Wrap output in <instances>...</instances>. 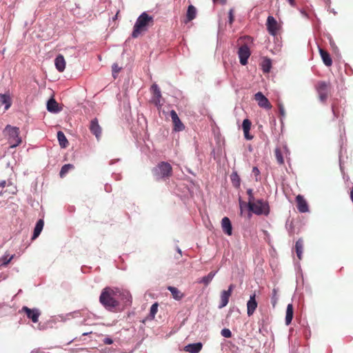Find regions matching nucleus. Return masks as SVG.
<instances>
[{
	"label": "nucleus",
	"mask_w": 353,
	"mask_h": 353,
	"mask_svg": "<svg viewBox=\"0 0 353 353\" xmlns=\"http://www.w3.org/2000/svg\"><path fill=\"white\" fill-rule=\"evenodd\" d=\"M238 54L241 64L245 65L248 63V59L250 57L251 52L248 46L245 44L239 48Z\"/></svg>",
	"instance_id": "9"
},
{
	"label": "nucleus",
	"mask_w": 353,
	"mask_h": 353,
	"mask_svg": "<svg viewBox=\"0 0 353 353\" xmlns=\"http://www.w3.org/2000/svg\"><path fill=\"white\" fill-rule=\"evenodd\" d=\"M315 90L321 102L325 103L331 94L332 85L329 81H319L315 85Z\"/></svg>",
	"instance_id": "5"
},
{
	"label": "nucleus",
	"mask_w": 353,
	"mask_h": 353,
	"mask_svg": "<svg viewBox=\"0 0 353 353\" xmlns=\"http://www.w3.org/2000/svg\"><path fill=\"white\" fill-rule=\"evenodd\" d=\"M57 139H58L59 145L61 148H65L68 147V141L63 132L59 131L57 132Z\"/></svg>",
	"instance_id": "29"
},
{
	"label": "nucleus",
	"mask_w": 353,
	"mask_h": 353,
	"mask_svg": "<svg viewBox=\"0 0 353 353\" xmlns=\"http://www.w3.org/2000/svg\"><path fill=\"white\" fill-rule=\"evenodd\" d=\"M258 305V303L256 301V294L250 295V299L247 302V314L249 316H252L255 312Z\"/></svg>",
	"instance_id": "15"
},
{
	"label": "nucleus",
	"mask_w": 353,
	"mask_h": 353,
	"mask_svg": "<svg viewBox=\"0 0 353 353\" xmlns=\"http://www.w3.org/2000/svg\"><path fill=\"white\" fill-rule=\"evenodd\" d=\"M121 68L119 66L117 63H114L112 66V75L114 78H116L117 74L120 72Z\"/></svg>",
	"instance_id": "38"
},
{
	"label": "nucleus",
	"mask_w": 353,
	"mask_h": 353,
	"mask_svg": "<svg viewBox=\"0 0 353 353\" xmlns=\"http://www.w3.org/2000/svg\"><path fill=\"white\" fill-rule=\"evenodd\" d=\"M47 110L53 113L59 112L61 109L59 107V103L55 101L54 98H51L48 101Z\"/></svg>",
	"instance_id": "20"
},
{
	"label": "nucleus",
	"mask_w": 353,
	"mask_h": 353,
	"mask_svg": "<svg viewBox=\"0 0 353 353\" xmlns=\"http://www.w3.org/2000/svg\"><path fill=\"white\" fill-rule=\"evenodd\" d=\"M153 18L146 12H143L137 19L132 33L133 38H137L142 32L145 31L150 23L152 24Z\"/></svg>",
	"instance_id": "2"
},
{
	"label": "nucleus",
	"mask_w": 353,
	"mask_h": 353,
	"mask_svg": "<svg viewBox=\"0 0 353 353\" xmlns=\"http://www.w3.org/2000/svg\"><path fill=\"white\" fill-rule=\"evenodd\" d=\"M294 309L292 303H290L287 306L286 315H285V324L289 325L293 319Z\"/></svg>",
	"instance_id": "26"
},
{
	"label": "nucleus",
	"mask_w": 353,
	"mask_h": 353,
	"mask_svg": "<svg viewBox=\"0 0 353 353\" xmlns=\"http://www.w3.org/2000/svg\"><path fill=\"white\" fill-rule=\"evenodd\" d=\"M252 173L254 174V175L256 177V181H259V179H258V176H259L260 174V171L258 169L257 167H254L252 168Z\"/></svg>",
	"instance_id": "43"
},
{
	"label": "nucleus",
	"mask_w": 353,
	"mask_h": 353,
	"mask_svg": "<svg viewBox=\"0 0 353 353\" xmlns=\"http://www.w3.org/2000/svg\"><path fill=\"white\" fill-rule=\"evenodd\" d=\"M221 335L225 338H230L232 336L231 331L228 328H224L221 332Z\"/></svg>",
	"instance_id": "40"
},
{
	"label": "nucleus",
	"mask_w": 353,
	"mask_h": 353,
	"mask_svg": "<svg viewBox=\"0 0 353 353\" xmlns=\"http://www.w3.org/2000/svg\"><path fill=\"white\" fill-rule=\"evenodd\" d=\"M0 103L5 105V110L11 106V99L8 94H0Z\"/></svg>",
	"instance_id": "28"
},
{
	"label": "nucleus",
	"mask_w": 353,
	"mask_h": 353,
	"mask_svg": "<svg viewBox=\"0 0 353 353\" xmlns=\"http://www.w3.org/2000/svg\"><path fill=\"white\" fill-rule=\"evenodd\" d=\"M99 302L109 311H114L119 306L117 288L106 287L103 289L99 296Z\"/></svg>",
	"instance_id": "1"
},
{
	"label": "nucleus",
	"mask_w": 353,
	"mask_h": 353,
	"mask_svg": "<svg viewBox=\"0 0 353 353\" xmlns=\"http://www.w3.org/2000/svg\"><path fill=\"white\" fill-rule=\"evenodd\" d=\"M244 137L247 140H252L253 139V136L250 134V130L243 131Z\"/></svg>",
	"instance_id": "44"
},
{
	"label": "nucleus",
	"mask_w": 353,
	"mask_h": 353,
	"mask_svg": "<svg viewBox=\"0 0 353 353\" xmlns=\"http://www.w3.org/2000/svg\"><path fill=\"white\" fill-rule=\"evenodd\" d=\"M216 273V272L212 271L207 276L202 277L198 282L200 283H203L205 286H207L212 281Z\"/></svg>",
	"instance_id": "30"
},
{
	"label": "nucleus",
	"mask_w": 353,
	"mask_h": 353,
	"mask_svg": "<svg viewBox=\"0 0 353 353\" xmlns=\"http://www.w3.org/2000/svg\"><path fill=\"white\" fill-rule=\"evenodd\" d=\"M234 287L235 286L234 284H230L228 290H223L221 292V296H220L221 301H220V305L219 306V308H223L228 305V303L229 302L230 297L232 295V291H233Z\"/></svg>",
	"instance_id": "8"
},
{
	"label": "nucleus",
	"mask_w": 353,
	"mask_h": 353,
	"mask_svg": "<svg viewBox=\"0 0 353 353\" xmlns=\"http://www.w3.org/2000/svg\"><path fill=\"white\" fill-rule=\"evenodd\" d=\"M251 125H252V123L249 119H244L243 121V123H242L243 130V131L250 130Z\"/></svg>",
	"instance_id": "36"
},
{
	"label": "nucleus",
	"mask_w": 353,
	"mask_h": 353,
	"mask_svg": "<svg viewBox=\"0 0 353 353\" xmlns=\"http://www.w3.org/2000/svg\"><path fill=\"white\" fill-rule=\"evenodd\" d=\"M295 250L298 259L301 260L302 254L303 252V241L302 239H299L296 241L295 244Z\"/></svg>",
	"instance_id": "27"
},
{
	"label": "nucleus",
	"mask_w": 353,
	"mask_h": 353,
	"mask_svg": "<svg viewBox=\"0 0 353 353\" xmlns=\"http://www.w3.org/2000/svg\"><path fill=\"white\" fill-rule=\"evenodd\" d=\"M230 179H231V181L232 183V185L235 188H239L240 186L241 179H240V177H239V176L238 175V174L236 172L232 173V174L230 176Z\"/></svg>",
	"instance_id": "34"
},
{
	"label": "nucleus",
	"mask_w": 353,
	"mask_h": 353,
	"mask_svg": "<svg viewBox=\"0 0 353 353\" xmlns=\"http://www.w3.org/2000/svg\"><path fill=\"white\" fill-rule=\"evenodd\" d=\"M288 2L290 3V4L292 6H295L296 5V1L295 0H288Z\"/></svg>",
	"instance_id": "48"
},
{
	"label": "nucleus",
	"mask_w": 353,
	"mask_h": 353,
	"mask_svg": "<svg viewBox=\"0 0 353 353\" xmlns=\"http://www.w3.org/2000/svg\"><path fill=\"white\" fill-rule=\"evenodd\" d=\"M258 353H260V352H258Z\"/></svg>",
	"instance_id": "53"
},
{
	"label": "nucleus",
	"mask_w": 353,
	"mask_h": 353,
	"mask_svg": "<svg viewBox=\"0 0 353 353\" xmlns=\"http://www.w3.org/2000/svg\"><path fill=\"white\" fill-rule=\"evenodd\" d=\"M117 293L119 301H122L125 305L131 304L132 297L128 290L117 288Z\"/></svg>",
	"instance_id": "7"
},
{
	"label": "nucleus",
	"mask_w": 353,
	"mask_h": 353,
	"mask_svg": "<svg viewBox=\"0 0 353 353\" xmlns=\"http://www.w3.org/2000/svg\"><path fill=\"white\" fill-rule=\"evenodd\" d=\"M6 185V181H2L0 182V187L1 188H4Z\"/></svg>",
	"instance_id": "49"
},
{
	"label": "nucleus",
	"mask_w": 353,
	"mask_h": 353,
	"mask_svg": "<svg viewBox=\"0 0 353 353\" xmlns=\"http://www.w3.org/2000/svg\"><path fill=\"white\" fill-rule=\"evenodd\" d=\"M319 53L321 55V57L323 60V63L326 66H331L332 65V59L330 55V54L325 50L322 48H319Z\"/></svg>",
	"instance_id": "21"
},
{
	"label": "nucleus",
	"mask_w": 353,
	"mask_h": 353,
	"mask_svg": "<svg viewBox=\"0 0 353 353\" xmlns=\"http://www.w3.org/2000/svg\"><path fill=\"white\" fill-rule=\"evenodd\" d=\"M296 207L300 212L304 213L309 210L308 205L302 195L299 194L296 197Z\"/></svg>",
	"instance_id": "16"
},
{
	"label": "nucleus",
	"mask_w": 353,
	"mask_h": 353,
	"mask_svg": "<svg viewBox=\"0 0 353 353\" xmlns=\"http://www.w3.org/2000/svg\"><path fill=\"white\" fill-rule=\"evenodd\" d=\"M275 157L279 164H284V159L283 157V151L281 148H276L274 150Z\"/></svg>",
	"instance_id": "32"
},
{
	"label": "nucleus",
	"mask_w": 353,
	"mask_h": 353,
	"mask_svg": "<svg viewBox=\"0 0 353 353\" xmlns=\"http://www.w3.org/2000/svg\"><path fill=\"white\" fill-rule=\"evenodd\" d=\"M279 112H280V114L282 115V116H284L285 115V109H284V107L283 105L281 104H279Z\"/></svg>",
	"instance_id": "45"
},
{
	"label": "nucleus",
	"mask_w": 353,
	"mask_h": 353,
	"mask_svg": "<svg viewBox=\"0 0 353 353\" xmlns=\"http://www.w3.org/2000/svg\"><path fill=\"white\" fill-rule=\"evenodd\" d=\"M3 134L8 137L12 148L18 146L22 142L21 138L19 137V129L17 127H12L10 125H6Z\"/></svg>",
	"instance_id": "4"
},
{
	"label": "nucleus",
	"mask_w": 353,
	"mask_h": 353,
	"mask_svg": "<svg viewBox=\"0 0 353 353\" xmlns=\"http://www.w3.org/2000/svg\"><path fill=\"white\" fill-rule=\"evenodd\" d=\"M233 12H234V10L232 8H231L229 11V23L230 25L232 24L234 20V14H233Z\"/></svg>",
	"instance_id": "42"
},
{
	"label": "nucleus",
	"mask_w": 353,
	"mask_h": 353,
	"mask_svg": "<svg viewBox=\"0 0 353 353\" xmlns=\"http://www.w3.org/2000/svg\"><path fill=\"white\" fill-rule=\"evenodd\" d=\"M54 65L57 68V70L62 72L64 71L65 68V61L63 55L59 54L55 60H54Z\"/></svg>",
	"instance_id": "19"
},
{
	"label": "nucleus",
	"mask_w": 353,
	"mask_h": 353,
	"mask_svg": "<svg viewBox=\"0 0 353 353\" xmlns=\"http://www.w3.org/2000/svg\"><path fill=\"white\" fill-rule=\"evenodd\" d=\"M44 225V221L43 219H39L34 227L32 240L37 239L41 234Z\"/></svg>",
	"instance_id": "24"
},
{
	"label": "nucleus",
	"mask_w": 353,
	"mask_h": 353,
	"mask_svg": "<svg viewBox=\"0 0 353 353\" xmlns=\"http://www.w3.org/2000/svg\"><path fill=\"white\" fill-rule=\"evenodd\" d=\"M221 227L225 234L230 236L232 234V227L230 220L228 217H224L221 221Z\"/></svg>",
	"instance_id": "17"
},
{
	"label": "nucleus",
	"mask_w": 353,
	"mask_h": 353,
	"mask_svg": "<svg viewBox=\"0 0 353 353\" xmlns=\"http://www.w3.org/2000/svg\"><path fill=\"white\" fill-rule=\"evenodd\" d=\"M74 166L72 164H65L62 166L61 171H60V176L61 178L64 177L65 174L71 170L74 169Z\"/></svg>",
	"instance_id": "33"
},
{
	"label": "nucleus",
	"mask_w": 353,
	"mask_h": 353,
	"mask_svg": "<svg viewBox=\"0 0 353 353\" xmlns=\"http://www.w3.org/2000/svg\"><path fill=\"white\" fill-rule=\"evenodd\" d=\"M214 3H221L225 5L227 3V0H212Z\"/></svg>",
	"instance_id": "46"
},
{
	"label": "nucleus",
	"mask_w": 353,
	"mask_h": 353,
	"mask_svg": "<svg viewBox=\"0 0 353 353\" xmlns=\"http://www.w3.org/2000/svg\"><path fill=\"white\" fill-rule=\"evenodd\" d=\"M243 205H245V203H243V202H241V201H240V207H241V208H243Z\"/></svg>",
	"instance_id": "51"
},
{
	"label": "nucleus",
	"mask_w": 353,
	"mask_h": 353,
	"mask_svg": "<svg viewBox=\"0 0 353 353\" xmlns=\"http://www.w3.org/2000/svg\"><path fill=\"white\" fill-rule=\"evenodd\" d=\"M178 250V252H179L180 254H181V250H180L179 248H178V250Z\"/></svg>",
	"instance_id": "52"
},
{
	"label": "nucleus",
	"mask_w": 353,
	"mask_h": 353,
	"mask_svg": "<svg viewBox=\"0 0 353 353\" xmlns=\"http://www.w3.org/2000/svg\"><path fill=\"white\" fill-rule=\"evenodd\" d=\"M103 342H104V343H105V344H106V345H111V344H112L113 341H112L111 339H110V338H105V339L103 340Z\"/></svg>",
	"instance_id": "47"
},
{
	"label": "nucleus",
	"mask_w": 353,
	"mask_h": 353,
	"mask_svg": "<svg viewBox=\"0 0 353 353\" xmlns=\"http://www.w3.org/2000/svg\"><path fill=\"white\" fill-rule=\"evenodd\" d=\"M283 152H284L285 153H286V154L288 152V148H287V147H286V146H284V147H283Z\"/></svg>",
	"instance_id": "50"
},
{
	"label": "nucleus",
	"mask_w": 353,
	"mask_h": 353,
	"mask_svg": "<svg viewBox=\"0 0 353 353\" xmlns=\"http://www.w3.org/2000/svg\"><path fill=\"white\" fill-rule=\"evenodd\" d=\"M21 312L26 313L27 317L31 319L33 323H37L39 321V317L41 315V312L38 309H30L27 306H23L21 308Z\"/></svg>",
	"instance_id": "11"
},
{
	"label": "nucleus",
	"mask_w": 353,
	"mask_h": 353,
	"mask_svg": "<svg viewBox=\"0 0 353 353\" xmlns=\"http://www.w3.org/2000/svg\"><path fill=\"white\" fill-rule=\"evenodd\" d=\"M170 117L174 124V130L178 132L183 130L185 126L181 121L175 110H172L170 111Z\"/></svg>",
	"instance_id": "14"
},
{
	"label": "nucleus",
	"mask_w": 353,
	"mask_h": 353,
	"mask_svg": "<svg viewBox=\"0 0 353 353\" xmlns=\"http://www.w3.org/2000/svg\"><path fill=\"white\" fill-rule=\"evenodd\" d=\"M89 129L92 134H93L97 139H99L101 136L102 129L99 124L98 119L94 118L91 120Z\"/></svg>",
	"instance_id": "13"
},
{
	"label": "nucleus",
	"mask_w": 353,
	"mask_h": 353,
	"mask_svg": "<svg viewBox=\"0 0 353 353\" xmlns=\"http://www.w3.org/2000/svg\"><path fill=\"white\" fill-rule=\"evenodd\" d=\"M158 310V304L157 303L152 305L150 307V315L152 318L154 317L155 314H157Z\"/></svg>",
	"instance_id": "39"
},
{
	"label": "nucleus",
	"mask_w": 353,
	"mask_h": 353,
	"mask_svg": "<svg viewBox=\"0 0 353 353\" xmlns=\"http://www.w3.org/2000/svg\"><path fill=\"white\" fill-rule=\"evenodd\" d=\"M250 211L256 215H265L268 216L270 213V206L267 201L263 199H257L254 203L248 205Z\"/></svg>",
	"instance_id": "6"
},
{
	"label": "nucleus",
	"mask_w": 353,
	"mask_h": 353,
	"mask_svg": "<svg viewBox=\"0 0 353 353\" xmlns=\"http://www.w3.org/2000/svg\"><path fill=\"white\" fill-rule=\"evenodd\" d=\"M152 90L153 91L154 94V101L157 105H159L161 103V90L157 84H153L152 85Z\"/></svg>",
	"instance_id": "25"
},
{
	"label": "nucleus",
	"mask_w": 353,
	"mask_h": 353,
	"mask_svg": "<svg viewBox=\"0 0 353 353\" xmlns=\"http://www.w3.org/2000/svg\"><path fill=\"white\" fill-rule=\"evenodd\" d=\"M196 9L193 5H190L188 8V10L186 12V19L185 20V23H187L194 19L196 18Z\"/></svg>",
	"instance_id": "22"
},
{
	"label": "nucleus",
	"mask_w": 353,
	"mask_h": 353,
	"mask_svg": "<svg viewBox=\"0 0 353 353\" xmlns=\"http://www.w3.org/2000/svg\"><path fill=\"white\" fill-rule=\"evenodd\" d=\"M272 303L273 305V306H274L276 303V301H277V291L276 289H273V291H272Z\"/></svg>",
	"instance_id": "41"
},
{
	"label": "nucleus",
	"mask_w": 353,
	"mask_h": 353,
	"mask_svg": "<svg viewBox=\"0 0 353 353\" xmlns=\"http://www.w3.org/2000/svg\"><path fill=\"white\" fill-rule=\"evenodd\" d=\"M201 343H191L184 347V351L190 353H199L202 349Z\"/></svg>",
	"instance_id": "18"
},
{
	"label": "nucleus",
	"mask_w": 353,
	"mask_h": 353,
	"mask_svg": "<svg viewBox=\"0 0 353 353\" xmlns=\"http://www.w3.org/2000/svg\"><path fill=\"white\" fill-rule=\"evenodd\" d=\"M168 290L171 292L173 299L176 301H181L184 297V294L177 288L168 286Z\"/></svg>",
	"instance_id": "23"
},
{
	"label": "nucleus",
	"mask_w": 353,
	"mask_h": 353,
	"mask_svg": "<svg viewBox=\"0 0 353 353\" xmlns=\"http://www.w3.org/2000/svg\"><path fill=\"white\" fill-rule=\"evenodd\" d=\"M247 194L248 195V202L247 205H250L251 203H254L255 201L254 194H253V190L252 189H248L247 190Z\"/></svg>",
	"instance_id": "35"
},
{
	"label": "nucleus",
	"mask_w": 353,
	"mask_h": 353,
	"mask_svg": "<svg viewBox=\"0 0 353 353\" xmlns=\"http://www.w3.org/2000/svg\"><path fill=\"white\" fill-rule=\"evenodd\" d=\"M332 112H333V114H334V117L339 118L340 117L341 112H340V110L338 108L336 103H332Z\"/></svg>",
	"instance_id": "37"
},
{
	"label": "nucleus",
	"mask_w": 353,
	"mask_h": 353,
	"mask_svg": "<svg viewBox=\"0 0 353 353\" xmlns=\"http://www.w3.org/2000/svg\"><path fill=\"white\" fill-rule=\"evenodd\" d=\"M254 99L257 101L258 105L263 108L270 110L272 108V105L267 97H265L262 92H259L254 94Z\"/></svg>",
	"instance_id": "12"
},
{
	"label": "nucleus",
	"mask_w": 353,
	"mask_h": 353,
	"mask_svg": "<svg viewBox=\"0 0 353 353\" xmlns=\"http://www.w3.org/2000/svg\"><path fill=\"white\" fill-rule=\"evenodd\" d=\"M261 67L263 72L268 73L270 72L271 67H272V61L270 59L265 57L263 58L262 63H261Z\"/></svg>",
	"instance_id": "31"
},
{
	"label": "nucleus",
	"mask_w": 353,
	"mask_h": 353,
	"mask_svg": "<svg viewBox=\"0 0 353 353\" xmlns=\"http://www.w3.org/2000/svg\"><path fill=\"white\" fill-rule=\"evenodd\" d=\"M266 26L268 32L271 35L276 36L277 34L279 29V26L276 20L272 16H269L268 17Z\"/></svg>",
	"instance_id": "10"
},
{
	"label": "nucleus",
	"mask_w": 353,
	"mask_h": 353,
	"mask_svg": "<svg viewBox=\"0 0 353 353\" xmlns=\"http://www.w3.org/2000/svg\"><path fill=\"white\" fill-rule=\"evenodd\" d=\"M152 173L156 180L168 179L172 174V168L169 163L162 161L152 170Z\"/></svg>",
	"instance_id": "3"
}]
</instances>
